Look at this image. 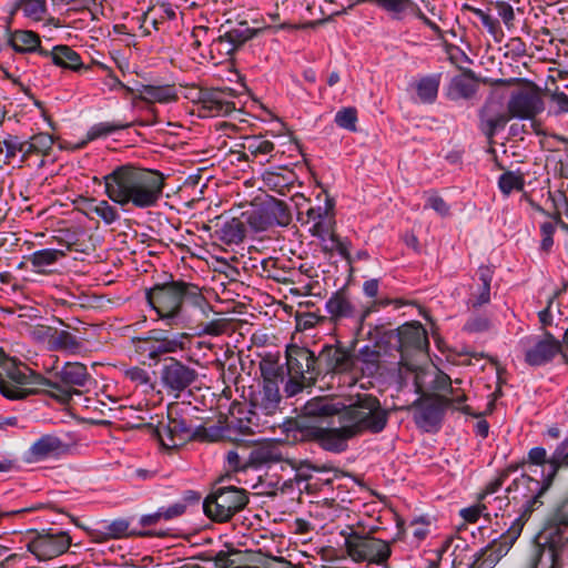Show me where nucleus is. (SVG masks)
I'll return each instance as SVG.
<instances>
[{
  "label": "nucleus",
  "mask_w": 568,
  "mask_h": 568,
  "mask_svg": "<svg viewBox=\"0 0 568 568\" xmlns=\"http://www.w3.org/2000/svg\"><path fill=\"white\" fill-rule=\"evenodd\" d=\"M494 9L496 10L498 17L501 19L503 23L507 28V30H511L515 27V11L513 6L504 0H497L493 2Z\"/></svg>",
  "instance_id": "nucleus-58"
},
{
  "label": "nucleus",
  "mask_w": 568,
  "mask_h": 568,
  "mask_svg": "<svg viewBox=\"0 0 568 568\" xmlns=\"http://www.w3.org/2000/svg\"><path fill=\"white\" fill-rule=\"evenodd\" d=\"M271 226H287L292 215L287 204L274 197L262 203Z\"/></svg>",
  "instance_id": "nucleus-39"
},
{
  "label": "nucleus",
  "mask_w": 568,
  "mask_h": 568,
  "mask_svg": "<svg viewBox=\"0 0 568 568\" xmlns=\"http://www.w3.org/2000/svg\"><path fill=\"white\" fill-rule=\"evenodd\" d=\"M134 351L150 361L156 362V342L153 336V329L149 331L144 336L132 338Z\"/></svg>",
  "instance_id": "nucleus-51"
},
{
  "label": "nucleus",
  "mask_w": 568,
  "mask_h": 568,
  "mask_svg": "<svg viewBox=\"0 0 568 568\" xmlns=\"http://www.w3.org/2000/svg\"><path fill=\"white\" fill-rule=\"evenodd\" d=\"M282 396L278 383L267 382L262 389L252 393L250 398L251 413L253 415L272 416L280 410Z\"/></svg>",
  "instance_id": "nucleus-23"
},
{
  "label": "nucleus",
  "mask_w": 568,
  "mask_h": 568,
  "mask_svg": "<svg viewBox=\"0 0 568 568\" xmlns=\"http://www.w3.org/2000/svg\"><path fill=\"white\" fill-rule=\"evenodd\" d=\"M220 478L203 501L204 514L214 521L226 523L248 503L247 491L233 485H223Z\"/></svg>",
  "instance_id": "nucleus-5"
},
{
  "label": "nucleus",
  "mask_w": 568,
  "mask_h": 568,
  "mask_svg": "<svg viewBox=\"0 0 568 568\" xmlns=\"http://www.w3.org/2000/svg\"><path fill=\"white\" fill-rule=\"evenodd\" d=\"M202 116H225L235 111L234 90L230 88L194 89Z\"/></svg>",
  "instance_id": "nucleus-13"
},
{
  "label": "nucleus",
  "mask_w": 568,
  "mask_h": 568,
  "mask_svg": "<svg viewBox=\"0 0 568 568\" xmlns=\"http://www.w3.org/2000/svg\"><path fill=\"white\" fill-rule=\"evenodd\" d=\"M520 343L524 345L525 362L534 367L547 365L561 352V342L548 331L541 337H526Z\"/></svg>",
  "instance_id": "nucleus-14"
},
{
  "label": "nucleus",
  "mask_w": 568,
  "mask_h": 568,
  "mask_svg": "<svg viewBox=\"0 0 568 568\" xmlns=\"http://www.w3.org/2000/svg\"><path fill=\"white\" fill-rule=\"evenodd\" d=\"M540 476L541 479H537L523 474L520 477L515 478L506 489L514 501L523 503L526 511L531 513L537 505H541L540 497L552 485V480L546 476L545 470H541Z\"/></svg>",
  "instance_id": "nucleus-10"
},
{
  "label": "nucleus",
  "mask_w": 568,
  "mask_h": 568,
  "mask_svg": "<svg viewBox=\"0 0 568 568\" xmlns=\"http://www.w3.org/2000/svg\"><path fill=\"white\" fill-rule=\"evenodd\" d=\"M19 10H22L27 18L34 21H41L47 12V0H16L7 22L8 28L12 22V17Z\"/></svg>",
  "instance_id": "nucleus-41"
},
{
  "label": "nucleus",
  "mask_w": 568,
  "mask_h": 568,
  "mask_svg": "<svg viewBox=\"0 0 568 568\" xmlns=\"http://www.w3.org/2000/svg\"><path fill=\"white\" fill-rule=\"evenodd\" d=\"M241 215L246 231L250 230L254 233H258L272 227L262 204L243 212Z\"/></svg>",
  "instance_id": "nucleus-45"
},
{
  "label": "nucleus",
  "mask_w": 568,
  "mask_h": 568,
  "mask_svg": "<svg viewBox=\"0 0 568 568\" xmlns=\"http://www.w3.org/2000/svg\"><path fill=\"white\" fill-rule=\"evenodd\" d=\"M254 268L257 270V274L262 277L273 280L277 283H288L291 280L287 274L288 271H285L281 266H278V260L268 257L264 258L260 262V266L253 265Z\"/></svg>",
  "instance_id": "nucleus-46"
},
{
  "label": "nucleus",
  "mask_w": 568,
  "mask_h": 568,
  "mask_svg": "<svg viewBox=\"0 0 568 568\" xmlns=\"http://www.w3.org/2000/svg\"><path fill=\"white\" fill-rule=\"evenodd\" d=\"M464 8L473 12L481 21L483 26L486 28L488 33L494 37L495 40L499 41L504 37V31L498 19L493 18L484 10L471 7L469 4H465Z\"/></svg>",
  "instance_id": "nucleus-52"
},
{
  "label": "nucleus",
  "mask_w": 568,
  "mask_h": 568,
  "mask_svg": "<svg viewBox=\"0 0 568 568\" xmlns=\"http://www.w3.org/2000/svg\"><path fill=\"white\" fill-rule=\"evenodd\" d=\"M195 368L171 357L160 369V384L168 395L179 398L197 383Z\"/></svg>",
  "instance_id": "nucleus-9"
},
{
  "label": "nucleus",
  "mask_w": 568,
  "mask_h": 568,
  "mask_svg": "<svg viewBox=\"0 0 568 568\" xmlns=\"http://www.w3.org/2000/svg\"><path fill=\"white\" fill-rule=\"evenodd\" d=\"M130 519L116 518L112 521H99L92 528H84V531L93 542L98 544L105 542L110 539H121L133 536L152 537L155 535L151 530L135 531L133 529H130Z\"/></svg>",
  "instance_id": "nucleus-17"
},
{
  "label": "nucleus",
  "mask_w": 568,
  "mask_h": 568,
  "mask_svg": "<svg viewBox=\"0 0 568 568\" xmlns=\"http://www.w3.org/2000/svg\"><path fill=\"white\" fill-rule=\"evenodd\" d=\"M435 398L447 408L454 405L463 404L464 402H466L467 396L463 388L454 386V384H452L450 388H448L446 394H436Z\"/></svg>",
  "instance_id": "nucleus-56"
},
{
  "label": "nucleus",
  "mask_w": 568,
  "mask_h": 568,
  "mask_svg": "<svg viewBox=\"0 0 568 568\" xmlns=\"http://www.w3.org/2000/svg\"><path fill=\"white\" fill-rule=\"evenodd\" d=\"M8 44L18 53L38 52L42 57H49V50L41 47L38 33L31 30L9 31Z\"/></svg>",
  "instance_id": "nucleus-29"
},
{
  "label": "nucleus",
  "mask_w": 568,
  "mask_h": 568,
  "mask_svg": "<svg viewBox=\"0 0 568 568\" xmlns=\"http://www.w3.org/2000/svg\"><path fill=\"white\" fill-rule=\"evenodd\" d=\"M333 210V203L331 200H326L325 206H315L310 207L306 211V221L305 223L312 222L313 225L310 229V232L313 236H316L321 239L322 241L325 240L326 234L331 231V220L329 216L331 211ZM298 220L304 223L302 216H298Z\"/></svg>",
  "instance_id": "nucleus-28"
},
{
  "label": "nucleus",
  "mask_w": 568,
  "mask_h": 568,
  "mask_svg": "<svg viewBox=\"0 0 568 568\" xmlns=\"http://www.w3.org/2000/svg\"><path fill=\"white\" fill-rule=\"evenodd\" d=\"M31 139L34 143L36 154H49L54 143L52 135L44 132L34 134Z\"/></svg>",
  "instance_id": "nucleus-64"
},
{
  "label": "nucleus",
  "mask_w": 568,
  "mask_h": 568,
  "mask_svg": "<svg viewBox=\"0 0 568 568\" xmlns=\"http://www.w3.org/2000/svg\"><path fill=\"white\" fill-rule=\"evenodd\" d=\"M517 466H508L495 480L490 481L484 494L480 496V499L484 501L490 500L489 497L495 494L505 483L506 478L509 476L511 471H515Z\"/></svg>",
  "instance_id": "nucleus-63"
},
{
  "label": "nucleus",
  "mask_w": 568,
  "mask_h": 568,
  "mask_svg": "<svg viewBox=\"0 0 568 568\" xmlns=\"http://www.w3.org/2000/svg\"><path fill=\"white\" fill-rule=\"evenodd\" d=\"M562 552L551 556V550L534 547L525 568H559L558 560Z\"/></svg>",
  "instance_id": "nucleus-47"
},
{
  "label": "nucleus",
  "mask_w": 568,
  "mask_h": 568,
  "mask_svg": "<svg viewBox=\"0 0 568 568\" xmlns=\"http://www.w3.org/2000/svg\"><path fill=\"white\" fill-rule=\"evenodd\" d=\"M227 327L226 318H217L206 323H200L197 325L199 335L219 336L222 335Z\"/></svg>",
  "instance_id": "nucleus-62"
},
{
  "label": "nucleus",
  "mask_w": 568,
  "mask_h": 568,
  "mask_svg": "<svg viewBox=\"0 0 568 568\" xmlns=\"http://www.w3.org/2000/svg\"><path fill=\"white\" fill-rule=\"evenodd\" d=\"M133 122H121V121H112V122H99L94 125H92L85 135V140H83L81 143H79V148H83L89 142L106 138L109 135L114 134L118 131L129 129L133 126Z\"/></svg>",
  "instance_id": "nucleus-38"
},
{
  "label": "nucleus",
  "mask_w": 568,
  "mask_h": 568,
  "mask_svg": "<svg viewBox=\"0 0 568 568\" xmlns=\"http://www.w3.org/2000/svg\"><path fill=\"white\" fill-rule=\"evenodd\" d=\"M342 535L345 537L346 552L355 562L383 565L392 555L390 546L385 540L353 530L348 534L342 531Z\"/></svg>",
  "instance_id": "nucleus-6"
},
{
  "label": "nucleus",
  "mask_w": 568,
  "mask_h": 568,
  "mask_svg": "<svg viewBox=\"0 0 568 568\" xmlns=\"http://www.w3.org/2000/svg\"><path fill=\"white\" fill-rule=\"evenodd\" d=\"M91 212L97 214L105 224H112L120 219L118 210L108 201L101 200L91 207Z\"/></svg>",
  "instance_id": "nucleus-57"
},
{
  "label": "nucleus",
  "mask_w": 568,
  "mask_h": 568,
  "mask_svg": "<svg viewBox=\"0 0 568 568\" xmlns=\"http://www.w3.org/2000/svg\"><path fill=\"white\" fill-rule=\"evenodd\" d=\"M196 559L205 564L204 567L199 565H183L180 568H242L245 565V556L242 550L226 546V549L220 551H206L196 556Z\"/></svg>",
  "instance_id": "nucleus-22"
},
{
  "label": "nucleus",
  "mask_w": 568,
  "mask_h": 568,
  "mask_svg": "<svg viewBox=\"0 0 568 568\" xmlns=\"http://www.w3.org/2000/svg\"><path fill=\"white\" fill-rule=\"evenodd\" d=\"M185 513V504L175 503L169 507H160L155 513L142 515L140 517V525L142 527H150L158 525L161 520H171L182 516Z\"/></svg>",
  "instance_id": "nucleus-43"
},
{
  "label": "nucleus",
  "mask_w": 568,
  "mask_h": 568,
  "mask_svg": "<svg viewBox=\"0 0 568 568\" xmlns=\"http://www.w3.org/2000/svg\"><path fill=\"white\" fill-rule=\"evenodd\" d=\"M402 358L413 353L426 355L429 348L427 331L419 322L406 323L397 328Z\"/></svg>",
  "instance_id": "nucleus-20"
},
{
  "label": "nucleus",
  "mask_w": 568,
  "mask_h": 568,
  "mask_svg": "<svg viewBox=\"0 0 568 568\" xmlns=\"http://www.w3.org/2000/svg\"><path fill=\"white\" fill-rule=\"evenodd\" d=\"M542 108L541 98L530 92H517L508 101V111L511 118L532 119Z\"/></svg>",
  "instance_id": "nucleus-26"
},
{
  "label": "nucleus",
  "mask_w": 568,
  "mask_h": 568,
  "mask_svg": "<svg viewBox=\"0 0 568 568\" xmlns=\"http://www.w3.org/2000/svg\"><path fill=\"white\" fill-rule=\"evenodd\" d=\"M153 336L156 342V362L166 354L187 349L191 341L187 333H171L160 328L153 329Z\"/></svg>",
  "instance_id": "nucleus-27"
},
{
  "label": "nucleus",
  "mask_w": 568,
  "mask_h": 568,
  "mask_svg": "<svg viewBox=\"0 0 568 568\" xmlns=\"http://www.w3.org/2000/svg\"><path fill=\"white\" fill-rule=\"evenodd\" d=\"M477 78L473 70L466 69L459 75L452 79L449 84V97L452 99H470L478 90Z\"/></svg>",
  "instance_id": "nucleus-34"
},
{
  "label": "nucleus",
  "mask_w": 568,
  "mask_h": 568,
  "mask_svg": "<svg viewBox=\"0 0 568 568\" xmlns=\"http://www.w3.org/2000/svg\"><path fill=\"white\" fill-rule=\"evenodd\" d=\"M432 402H422L420 398L413 403L416 408L414 420L416 425L425 432L436 430L443 419L444 409L446 406L442 405L435 395L432 396Z\"/></svg>",
  "instance_id": "nucleus-24"
},
{
  "label": "nucleus",
  "mask_w": 568,
  "mask_h": 568,
  "mask_svg": "<svg viewBox=\"0 0 568 568\" xmlns=\"http://www.w3.org/2000/svg\"><path fill=\"white\" fill-rule=\"evenodd\" d=\"M223 29H225L224 32L219 36L214 44L221 53L232 54L248 40L262 33L266 28L251 27L247 21H239L235 24L222 26L220 31Z\"/></svg>",
  "instance_id": "nucleus-18"
},
{
  "label": "nucleus",
  "mask_w": 568,
  "mask_h": 568,
  "mask_svg": "<svg viewBox=\"0 0 568 568\" xmlns=\"http://www.w3.org/2000/svg\"><path fill=\"white\" fill-rule=\"evenodd\" d=\"M62 448L60 438L53 435H43L34 442L27 453L29 463L44 460L51 456L58 455Z\"/></svg>",
  "instance_id": "nucleus-32"
},
{
  "label": "nucleus",
  "mask_w": 568,
  "mask_h": 568,
  "mask_svg": "<svg viewBox=\"0 0 568 568\" xmlns=\"http://www.w3.org/2000/svg\"><path fill=\"white\" fill-rule=\"evenodd\" d=\"M389 410L381 400L366 393L351 396L348 403L335 396H316L301 408L296 428L305 437L332 453H343L348 442L364 434H381L387 426Z\"/></svg>",
  "instance_id": "nucleus-1"
},
{
  "label": "nucleus",
  "mask_w": 568,
  "mask_h": 568,
  "mask_svg": "<svg viewBox=\"0 0 568 568\" xmlns=\"http://www.w3.org/2000/svg\"><path fill=\"white\" fill-rule=\"evenodd\" d=\"M197 408L191 404H173L168 407L166 422H160L155 435L165 449L178 448L190 440L215 442L221 437L217 427L206 428L197 424Z\"/></svg>",
  "instance_id": "nucleus-3"
},
{
  "label": "nucleus",
  "mask_w": 568,
  "mask_h": 568,
  "mask_svg": "<svg viewBox=\"0 0 568 568\" xmlns=\"http://www.w3.org/2000/svg\"><path fill=\"white\" fill-rule=\"evenodd\" d=\"M242 148L253 158H257L270 154L274 150V144L262 136L253 135L244 139Z\"/></svg>",
  "instance_id": "nucleus-53"
},
{
  "label": "nucleus",
  "mask_w": 568,
  "mask_h": 568,
  "mask_svg": "<svg viewBox=\"0 0 568 568\" xmlns=\"http://www.w3.org/2000/svg\"><path fill=\"white\" fill-rule=\"evenodd\" d=\"M325 470L324 466H315L312 465L310 462H302L300 465L295 468V481H296V489L302 493L303 490H306L307 493H312L313 489L311 487V484L308 483L312 478V471H323Z\"/></svg>",
  "instance_id": "nucleus-50"
},
{
  "label": "nucleus",
  "mask_w": 568,
  "mask_h": 568,
  "mask_svg": "<svg viewBox=\"0 0 568 568\" xmlns=\"http://www.w3.org/2000/svg\"><path fill=\"white\" fill-rule=\"evenodd\" d=\"M357 110L354 106H346L338 110L335 114L334 122L341 129L356 132L357 131Z\"/></svg>",
  "instance_id": "nucleus-54"
},
{
  "label": "nucleus",
  "mask_w": 568,
  "mask_h": 568,
  "mask_svg": "<svg viewBox=\"0 0 568 568\" xmlns=\"http://www.w3.org/2000/svg\"><path fill=\"white\" fill-rule=\"evenodd\" d=\"M287 369L291 375L314 384L318 378L317 355L304 346L290 345L286 349Z\"/></svg>",
  "instance_id": "nucleus-16"
},
{
  "label": "nucleus",
  "mask_w": 568,
  "mask_h": 568,
  "mask_svg": "<svg viewBox=\"0 0 568 568\" xmlns=\"http://www.w3.org/2000/svg\"><path fill=\"white\" fill-rule=\"evenodd\" d=\"M7 375L10 382L0 377V393L8 399H22L31 393L45 388V385H51L49 378L14 364L7 368Z\"/></svg>",
  "instance_id": "nucleus-8"
},
{
  "label": "nucleus",
  "mask_w": 568,
  "mask_h": 568,
  "mask_svg": "<svg viewBox=\"0 0 568 568\" xmlns=\"http://www.w3.org/2000/svg\"><path fill=\"white\" fill-rule=\"evenodd\" d=\"M440 82L442 73H433L420 77L413 84L418 100L425 104L434 103L438 95Z\"/></svg>",
  "instance_id": "nucleus-37"
},
{
  "label": "nucleus",
  "mask_w": 568,
  "mask_h": 568,
  "mask_svg": "<svg viewBox=\"0 0 568 568\" xmlns=\"http://www.w3.org/2000/svg\"><path fill=\"white\" fill-rule=\"evenodd\" d=\"M430 372H435V376H434L433 381L430 382V388L435 392H443L444 394H446L448 388H450L452 384H455V385L462 384V379L457 378L453 382L452 378L449 377V375H447L446 373H444L440 369L436 368V369H432Z\"/></svg>",
  "instance_id": "nucleus-61"
},
{
  "label": "nucleus",
  "mask_w": 568,
  "mask_h": 568,
  "mask_svg": "<svg viewBox=\"0 0 568 568\" xmlns=\"http://www.w3.org/2000/svg\"><path fill=\"white\" fill-rule=\"evenodd\" d=\"M527 463L531 466H541V470H545L546 476L554 481L560 467L568 466V437L556 447L551 456H548L544 447L531 448Z\"/></svg>",
  "instance_id": "nucleus-19"
},
{
  "label": "nucleus",
  "mask_w": 568,
  "mask_h": 568,
  "mask_svg": "<svg viewBox=\"0 0 568 568\" xmlns=\"http://www.w3.org/2000/svg\"><path fill=\"white\" fill-rule=\"evenodd\" d=\"M524 184V178L511 171L503 173L498 180L499 189L506 195L510 194L514 190L521 191Z\"/></svg>",
  "instance_id": "nucleus-55"
},
{
  "label": "nucleus",
  "mask_w": 568,
  "mask_h": 568,
  "mask_svg": "<svg viewBox=\"0 0 568 568\" xmlns=\"http://www.w3.org/2000/svg\"><path fill=\"white\" fill-rule=\"evenodd\" d=\"M214 237L226 245L240 244L245 239L247 231L242 215L216 224Z\"/></svg>",
  "instance_id": "nucleus-31"
},
{
  "label": "nucleus",
  "mask_w": 568,
  "mask_h": 568,
  "mask_svg": "<svg viewBox=\"0 0 568 568\" xmlns=\"http://www.w3.org/2000/svg\"><path fill=\"white\" fill-rule=\"evenodd\" d=\"M124 376L139 386H145L150 389L154 388L151 375L144 368L139 366L130 367L124 371Z\"/></svg>",
  "instance_id": "nucleus-60"
},
{
  "label": "nucleus",
  "mask_w": 568,
  "mask_h": 568,
  "mask_svg": "<svg viewBox=\"0 0 568 568\" xmlns=\"http://www.w3.org/2000/svg\"><path fill=\"white\" fill-rule=\"evenodd\" d=\"M361 2L374 3L386 12L392 13L395 18L402 19L404 13H410L420 20L438 37L442 36V29L438 24L428 19L420 10L418 4L413 0H359Z\"/></svg>",
  "instance_id": "nucleus-21"
},
{
  "label": "nucleus",
  "mask_w": 568,
  "mask_h": 568,
  "mask_svg": "<svg viewBox=\"0 0 568 568\" xmlns=\"http://www.w3.org/2000/svg\"><path fill=\"white\" fill-rule=\"evenodd\" d=\"M519 534L520 529L510 528L508 536L506 538L503 537L505 539L503 542H494L476 554L475 560L469 568H494L509 550L507 539L510 540L511 545Z\"/></svg>",
  "instance_id": "nucleus-25"
},
{
  "label": "nucleus",
  "mask_w": 568,
  "mask_h": 568,
  "mask_svg": "<svg viewBox=\"0 0 568 568\" xmlns=\"http://www.w3.org/2000/svg\"><path fill=\"white\" fill-rule=\"evenodd\" d=\"M140 99L148 102L169 103L178 99L176 93L171 85H142Z\"/></svg>",
  "instance_id": "nucleus-44"
},
{
  "label": "nucleus",
  "mask_w": 568,
  "mask_h": 568,
  "mask_svg": "<svg viewBox=\"0 0 568 568\" xmlns=\"http://www.w3.org/2000/svg\"><path fill=\"white\" fill-rule=\"evenodd\" d=\"M70 546L71 537L68 532L49 529L36 532L27 548L39 561H45L64 554Z\"/></svg>",
  "instance_id": "nucleus-12"
},
{
  "label": "nucleus",
  "mask_w": 568,
  "mask_h": 568,
  "mask_svg": "<svg viewBox=\"0 0 568 568\" xmlns=\"http://www.w3.org/2000/svg\"><path fill=\"white\" fill-rule=\"evenodd\" d=\"M51 348L70 354H78L82 348V342L73 334L64 329H54L49 338Z\"/></svg>",
  "instance_id": "nucleus-42"
},
{
  "label": "nucleus",
  "mask_w": 568,
  "mask_h": 568,
  "mask_svg": "<svg viewBox=\"0 0 568 568\" xmlns=\"http://www.w3.org/2000/svg\"><path fill=\"white\" fill-rule=\"evenodd\" d=\"M145 296L159 318L170 326L183 322V305L186 302L202 310H211L202 290L197 285L182 280L171 278L169 282L155 284L146 291Z\"/></svg>",
  "instance_id": "nucleus-4"
},
{
  "label": "nucleus",
  "mask_w": 568,
  "mask_h": 568,
  "mask_svg": "<svg viewBox=\"0 0 568 568\" xmlns=\"http://www.w3.org/2000/svg\"><path fill=\"white\" fill-rule=\"evenodd\" d=\"M166 176L133 164L116 166L103 176L106 196L122 207L150 209L162 197Z\"/></svg>",
  "instance_id": "nucleus-2"
},
{
  "label": "nucleus",
  "mask_w": 568,
  "mask_h": 568,
  "mask_svg": "<svg viewBox=\"0 0 568 568\" xmlns=\"http://www.w3.org/2000/svg\"><path fill=\"white\" fill-rule=\"evenodd\" d=\"M48 58H51V61L54 65L74 72H79L82 69H88V67L82 63L80 54L72 48L64 44L53 47V49L49 51Z\"/></svg>",
  "instance_id": "nucleus-35"
},
{
  "label": "nucleus",
  "mask_w": 568,
  "mask_h": 568,
  "mask_svg": "<svg viewBox=\"0 0 568 568\" xmlns=\"http://www.w3.org/2000/svg\"><path fill=\"white\" fill-rule=\"evenodd\" d=\"M176 17L175 10L172 8L171 3L168 2H156L151 6L142 16H141V26L143 28V23L150 20L152 27L155 30H159L160 24L165 20H174Z\"/></svg>",
  "instance_id": "nucleus-40"
},
{
  "label": "nucleus",
  "mask_w": 568,
  "mask_h": 568,
  "mask_svg": "<svg viewBox=\"0 0 568 568\" xmlns=\"http://www.w3.org/2000/svg\"><path fill=\"white\" fill-rule=\"evenodd\" d=\"M65 253L62 250L43 248L33 252L28 256V261L34 268L42 272L45 267L55 264L60 258L64 257Z\"/></svg>",
  "instance_id": "nucleus-48"
},
{
  "label": "nucleus",
  "mask_w": 568,
  "mask_h": 568,
  "mask_svg": "<svg viewBox=\"0 0 568 568\" xmlns=\"http://www.w3.org/2000/svg\"><path fill=\"white\" fill-rule=\"evenodd\" d=\"M294 173L285 170L284 173L267 171L263 174L264 184L272 191L285 194V190L293 183Z\"/></svg>",
  "instance_id": "nucleus-49"
},
{
  "label": "nucleus",
  "mask_w": 568,
  "mask_h": 568,
  "mask_svg": "<svg viewBox=\"0 0 568 568\" xmlns=\"http://www.w3.org/2000/svg\"><path fill=\"white\" fill-rule=\"evenodd\" d=\"M565 536H568V501L557 508L551 524L540 532L539 541L535 547H544L545 550H551V556L555 557L558 552H562L566 549L565 538H558Z\"/></svg>",
  "instance_id": "nucleus-15"
},
{
  "label": "nucleus",
  "mask_w": 568,
  "mask_h": 568,
  "mask_svg": "<svg viewBox=\"0 0 568 568\" xmlns=\"http://www.w3.org/2000/svg\"><path fill=\"white\" fill-rule=\"evenodd\" d=\"M477 274L480 285L476 292L470 294L467 301V305L470 308H479L490 301V283L493 281L494 271L489 266L481 265Z\"/></svg>",
  "instance_id": "nucleus-36"
},
{
  "label": "nucleus",
  "mask_w": 568,
  "mask_h": 568,
  "mask_svg": "<svg viewBox=\"0 0 568 568\" xmlns=\"http://www.w3.org/2000/svg\"><path fill=\"white\" fill-rule=\"evenodd\" d=\"M57 381H51V385H45L53 389L51 397L61 404H68L73 395H80L81 390L91 379L88 368L84 364L78 362L65 363L60 371L55 373Z\"/></svg>",
  "instance_id": "nucleus-7"
},
{
  "label": "nucleus",
  "mask_w": 568,
  "mask_h": 568,
  "mask_svg": "<svg viewBox=\"0 0 568 568\" xmlns=\"http://www.w3.org/2000/svg\"><path fill=\"white\" fill-rule=\"evenodd\" d=\"M491 320L486 315H471L464 325V331L468 333H484L491 328Z\"/></svg>",
  "instance_id": "nucleus-59"
},
{
  "label": "nucleus",
  "mask_w": 568,
  "mask_h": 568,
  "mask_svg": "<svg viewBox=\"0 0 568 568\" xmlns=\"http://www.w3.org/2000/svg\"><path fill=\"white\" fill-rule=\"evenodd\" d=\"M325 307L334 323L357 316V310L344 290L333 293L326 301Z\"/></svg>",
  "instance_id": "nucleus-30"
},
{
  "label": "nucleus",
  "mask_w": 568,
  "mask_h": 568,
  "mask_svg": "<svg viewBox=\"0 0 568 568\" xmlns=\"http://www.w3.org/2000/svg\"><path fill=\"white\" fill-rule=\"evenodd\" d=\"M318 377L326 375L347 374L354 371L357 357L351 349L336 345L325 344L317 355Z\"/></svg>",
  "instance_id": "nucleus-11"
},
{
  "label": "nucleus",
  "mask_w": 568,
  "mask_h": 568,
  "mask_svg": "<svg viewBox=\"0 0 568 568\" xmlns=\"http://www.w3.org/2000/svg\"><path fill=\"white\" fill-rule=\"evenodd\" d=\"M480 130L491 140L495 134L505 128L509 116L505 112H494L493 103L487 102L479 112Z\"/></svg>",
  "instance_id": "nucleus-33"
}]
</instances>
